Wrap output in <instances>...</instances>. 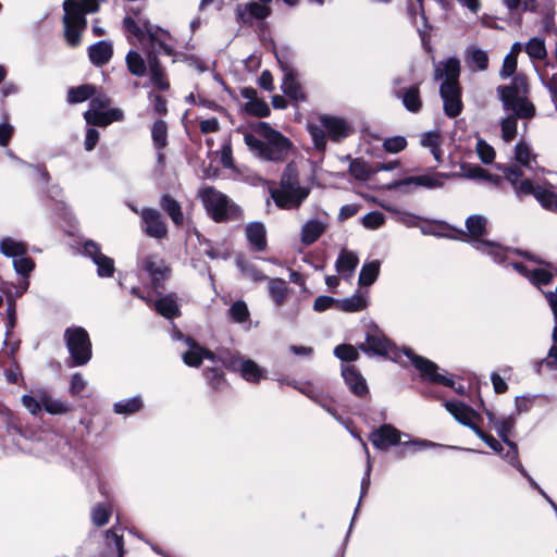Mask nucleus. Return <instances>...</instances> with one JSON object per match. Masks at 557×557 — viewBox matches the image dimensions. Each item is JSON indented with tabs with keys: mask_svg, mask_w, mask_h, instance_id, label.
I'll use <instances>...</instances> for the list:
<instances>
[{
	"mask_svg": "<svg viewBox=\"0 0 557 557\" xmlns=\"http://www.w3.org/2000/svg\"><path fill=\"white\" fill-rule=\"evenodd\" d=\"M124 27L141 41L143 45H145V40L149 42V47H147V58L150 83L159 90H166L170 84L164 76L163 69L158 62L157 54L164 52L168 55H172L173 50L168 44L170 34L159 26L152 25L146 18L138 17L137 21H135L131 15L125 16Z\"/></svg>",
	"mask_w": 557,
	"mask_h": 557,
	"instance_id": "1",
	"label": "nucleus"
},
{
	"mask_svg": "<svg viewBox=\"0 0 557 557\" xmlns=\"http://www.w3.org/2000/svg\"><path fill=\"white\" fill-rule=\"evenodd\" d=\"M125 61H126V65H127L128 71L131 72V74L138 76V77L146 75L148 61L146 62L139 52H137L135 50H131L126 54Z\"/></svg>",
	"mask_w": 557,
	"mask_h": 557,
	"instance_id": "40",
	"label": "nucleus"
},
{
	"mask_svg": "<svg viewBox=\"0 0 557 557\" xmlns=\"http://www.w3.org/2000/svg\"><path fill=\"white\" fill-rule=\"evenodd\" d=\"M228 312H230V317L232 318V320L237 323H243V322L247 321V319L249 317L248 307H247L246 302L243 300L235 301L231 306Z\"/></svg>",
	"mask_w": 557,
	"mask_h": 557,
	"instance_id": "55",
	"label": "nucleus"
},
{
	"mask_svg": "<svg viewBox=\"0 0 557 557\" xmlns=\"http://www.w3.org/2000/svg\"><path fill=\"white\" fill-rule=\"evenodd\" d=\"M246 237L251 247L257 251L264 250L267 246L265 227L260 222H252L246 226Z\"/></svg>",
	"mask_w": 557,
	"mask_h": 557,
	"instance_id": "34",
	"label": "nucleus"
},
{
	"mask_svg": "<svg viewBox=\"0 0 557 557\" xmlns=\"http://www.w3.org/2000/svg\"><path fill=\"white\" fill-rule=\"evenodd\" d=\"M95 87L91 85H82L76 88H71L67 94V100L71 103L83 102L95 95Z\"/></svg>",
	"mask_w": 557,
	"mask_h": 557,
	"instance_id": "50",
	"label": "nucleus"
},
{
	"mask_svg": "<svg viewBox=\"0 0 557 557\" xmlns=\"http://www.w3.org/2000/svg\"><path fill=\"white\" fill-rule=\"evenodd\" d=\"M151 138L157 149H162L168 144V126L164 121L158 120L151 128Z\"/></svg>",
	"mask_w": 557,
	"mask_h": 557,
	"instance_id": "47",
	"label": "nucleus"
},
{
	"mask_svg": "<svg viewBox=\"0 0 557 557\" xmlns=\"http://www.w3.org/2000/svg\"><path fill=\"white\" fill-rule=\"evenodd\" d=\"M310 191L308 185L300 183L295 162H289L282 172L278 186L270 188V196L280 209L294 210L304 203Z\"/></svg>",
	"mask_w": 557,
	"mask_h": 557,
	"instance_id": "5",
	"label": "nucleus"
},
{
	"mask_svg": "<svg viewBox=\"0 0 557 557\" xmlns=\"http://www.w3.org/2000/svg\"><path fill=\"white\" fill-rule=\"evenodd\" d=\"M475 151L483 163L490 164L494 161L495 150L484 139H481V138L478 139L476 146H475Z\"/></svg>",
	"mask_w": 557,
	"mask_h": 557,
	"instance_id": "56",
	"label": "nucleus"
},
{
	"mask_svg": "<svg viewBox=\"0 0 557 557\" xmlns=\"http://www.w3.org/2000/svg\"><path fill=\"white\" fill-rule=\"evenodd\" d=\"M359 263V258L356 252L343 249L336 260V271L345 278L348 280L354 275V272Z\"/></svg>",
	"mask_w": 557,
	"mask_h": 557,
	"instance_id": "32",
	"label": "nucleus"
},
{
	"mask_svg": "<svg viewBox=\"0 0 557 557\" xmlns=\"http://www.w3.org/2000/svg\"><path fill=\"white\" fill-rule=\"evenodd\" d=\"M398 99L401 100L404 107L412 113H417L422 108V100L418 85L408 88H399L395 91Z\"/></svg>",
	"mask_w": 557,
	"mask_h": 557,
	"instance_id": "31",
	"label": "nucleus"
},
{
	"mask_svg": "<svg viewBox=\"0 0 557 557\" xmlns=\"http://www.w3.org/2000/svg\"><path fill=\"white\" fill-rule=\"evenodd\" d=\"M27 248L23 242L12 237H4L0 239V252L5 257L16 258L26 255Z\"/></svg>",
	"mask_w": 557,
	"mask_h": 557,
	"instance_id": "39",
	"label": "nucleus"
},
{
	"mask_svg": "<svg viewBox=\"0 0 557 557\" xmlns=\"http://www.w3.org/2000/svg\"><path fill=\"white\" fill-rule=\"evenodd\" d=\"M144 408V400L141 396H134L116 401L113 405V411L116 414H134Z\"/></svg>",
	"mask_w": 557,
	"mask_h": 557,
	"instance_id": "38",
	"label": "nucleus"
},
{
	"mask_svg": "<svg viewBox=\"0 0 557 557\" xmlns=\"http://www.w3.org/2000/svg\"><path fill=\"white\" fill-rule=\"evenodd\" d=\"M205 375L209 384L215 389L221 388L222 385L224 384V377L218 369L208 368L205 371Z\"/></svg>",
	"mask_w": 557,
	"mask_h": 557,
	"instance_id": "64",
	"label": "nucleus"
},
{
	"mask_svg": "<svg viewBox=\"0 0 557 557\" xmlns=\"http://www.w3.org/2000/svg\"><path fill=\"white\" fill-rule=\"evenodd\" d=\"M515 159L517 164L513 165H498V169L503 171L505 178H507L506 170L507 169H517L521 172V175L518 177L517 185H519L522 181L529 178L534 185H541L537 181L533 180L530 176L525 175V171L533 170V164H536L535 154L532 152V149L529 144L525 141H519L515 148Z\"/></svg>",
	"mask_w": 557,
	"mask_h": 557,
	"instance_id": "15",
	"label": "nucleus"
},
{
	"mask_svg": "<svg viewBox=\"0 0 557 557\" xmlns=\"http://www.w3.org/2000/svg\"><path fill=\"white\" fill-rule=\"evenodd\" d=\"M22 404L33 416H36L41 409L50 414H63L70 411L67 403L52 397V395L42 388L30 391L29 394L22 396Z\"/></svg>",
	"mask_w": 557,
	"mask_h": 557,
	"instance_id": "11",
	"label": "nucleus"
},
{
	"mask_svg": "<svg viewBox=\"0 0 557 557\" xmlns=\"http://www.w3.org/2000/svg\"><path fill=\"white\" fill-rule=\"evenodd\" d=\"M450 178L448 173L435 172L431 174H423L417 176H408L401 180L393 181L387 184V189H404L405 191H412L419 187L426 189H436L444 186L445 181Z\"/></svg>",
	"mask_w": 557,
	"mask_h": 557,
	"instance_id": "14",
	"label": "nucleus"
},
{
	"mask_svg": "<svg viewBox=\"0 0 557 557\" xmlns=\"http://www.w3.org/2000/svg\"><path fill=\"white\" fill-rule=\"evenodd\" d=\"M359 348L367 355L385 357L395 362H401L403 356H407L406 350L410 348L399 349L384 332L375 324L369 325L366 332V338Z\"/></svg>",
	"mask_w": 557,
	"mask_h": 557,
	"instance_id": "8",
	"label": "nucleus"
},
{
	"mask_svg": "<svg viewBox=\"0 0 557 557\" xmlns=\"http://www.w3.org/2000/svg\"><path fill=\"white\" fill-rule=\"evenodd\" d=\"M385 222V216L382 212L372 211L362 218V225L369 230H376Z\"/></svg>",
	"mask_w": 557,
	"mask_h": 557,
	"instance_id": "61",
	"label": "nucleus"
},
{
	"mask_svg": "<svg viewBox=\"0 0 557 557\" xmlns=\"http://www.w3.org/2000/svg\"><path fill=\"white\" fill-rule=\"evenodd\" d=\"M188 349L183 352V361L188 367H199L203 359L214 360V354L195 343L191 338H186Z\"/></svg>",
	"mask_w": 557,
	"mask_h": 557,
	"instance_id": "28",
	"label": "nucleus"
},
{
	"mask_svg": "<svg viewBox=\"0 0 557 557\" xmlns=\"http://www.w3.org/2000/svg\"><path fill=\"white\" fill-rule=\"evenodd\" d=\"M124 531L119 527H113L104 533L103 557H124Z\"/></svg>",
	"mask_w": 557,
	"mask_h": 557,
	"instance_id": "23",
	"label": "nucleus"
},
{
	"mask_svg": "<svg viewBox=\"0 0 557 557\" xmlns=\"http://www.w3.org/2000/svg\"><path fill=\"white\" fill-rule=\"evenodd\" d=\"M488 220L481 214L469 215L466 220L467 236L473 248L487 255L496 263H506L513 250L492 240L484 239Z\"/></svg>",
	"mask_w": 557,
	"mask_h": 557,
	"instance_id": "7",
	"label": "nucleus"
},
{
	"mask_svg": "<svg viewBox=\"0 0 557 557\" xmlns=\"http://www.w3.org/2000/svg\"><path fill=\"white\" fill-rule=\"evenodd\" d=\"M66 347L71 355V366L81 367L91 358V343L87 331L82 326L67 327L64 332Z\"/></svg>",
	"mask_w": 557,
	"mask_h": 557,
	"instance_id": "12",
	"label": "nucleus"
},
{
	"mask_svg": "<svg viewBox=\"0 0 557 557\" xmlns=\"http://www.w3.org/2000/svg\"><path fill=\"white\" fill-rule=\"evenodd\" d=\"M245 109L248 113L256 116H268L270 114V108L263 100L251 99L245 104Z\"/></svg>",
	"mask_w": 557,
	"mask_h": 557,
	"instance_id": "58",
	"label": "nucleus"
},
{
	"mask_svg": "<svg viewBox=\"0 0 557 557\" xmlns=\"http://www.w3.org/2000/svg\"><path fill=\"white\" fill-rule=\"evenodd\" d=\"M504 444L508 446V450L505 454H502V458L505 459L512 467H515L522 475H527V470L519 461L517 444L512 441L505 442Z\"/></svg>",
	"mask_w": 557,
	"mask_h": 557,
	"instance_id": "52",
	"label": "nucleus"
},
{
	"mask_svg": "<svg viewBox=\"0 0 557 557\" xmlns=\"http://www.w3.org/2000/svg\"><path fill=\"white\" fill-rule=\"evenodd\" d=\"M98 10L99 0H64V37L71 47H77L82 41V34L87 27L86 14Z\"/></svg>",
	"mask_w": 557,
	"mask_h": 557,
	"instance_id": "6",
	"label": "nucleus"
},
{
	"mask_svg": "<svg viewBox=\"0 0 557 557\" xmlns=\"http://www.w3.org/2000/svg\"><path fill=\"white\" fill-rule=\"evenodd\" d=\"M406 354L412 366L421 373L424 379L436 384L449 386L460 395L465 394L463 385H456L453 376L447 375L446 371L441 373L436 363L424 357L416 355L412 350H406Z\"/></svg>",
	"mask_w": 557,
	"mask_h": 557,
	"instance_id": "13",
	"label": "nucleus"
},
{
	"mask_svg": "<svg viewBox=\"0 0 557 557\" xmlns=\"http://www.w3.org/2000/svg\"><path fill=\"white\" fill-rule=\"evenodd\" d=\"M237 265L239 267L243 274L253 282H259L267 278V276L261 271H259L253 264H250L242 259L237 260Z\"/></svg>",
	"mask_w": 557,
	"mask_h": 557,
	"instance_id": "60",
	"label": "nucleus"
},
{
	"mask_svg": "<svg viewBox=\"0 0 557 557\" xmlns=\"http://www.w3.org/2000/svg\"><path fill=\"white\" fill-rule=\"evenodd\" d=\"M269 294L276 306H282L287 297V285L282 278H270Z\"/></svg>",
	"mask_w": 557,
	"mask_h": 557,
	"instance_id": "43",
	"label": "nucleus"
},
{
	"mask_svg": "<svg viewBox=\"0 0 557 557\" xmlns=\"http://www.w3.org/2000/svg\"><path fill=\"white\" fill-rule=\"evenodd\" d=\"M506 175L518 196L533 195L544 208L557 210V194L550 189L549 185H534L529 178L517 185L518 177L521 175L517 169H507Z\"/></svg>",
	"mask_w": 557,
	"mask_h": 557,
	"instance_id": "10",
	"label": "nucleus"
},
{
	"mask_svg": "<svg viewBox=\"0 0 557 557\" xmlns=\"http://www.w3.org/2000/svg\"><path fill=\"white\" fill-rule=\"evenodd\" d=\"M466 54L471 66H475L479 71H485L487 69L488 55L486 51L472 46L467 49Z\"/></svg>",
	"mask_w": 557,
	"mask_h": 557,
	"instance_id": "44",
	"label": "nucleus"
},
{
	"mask_svg": "<svg viewBox=\"0 0 557 557\" xmlns=\"http://www.w3.org/2000/svg\"><path fill=\"white\" fill-rule=\"evenodd\" d=\"M374 173L372 169L362 159H352L349 164V174L358 181H367Z\"/></svg>",
	"mask_w": 557,
	"mask_h": 557,
	"instance_id": "45",
	"label": "nucleus"
},
{
	"mask_svg": "<svg viewBox=\"0 0 557 557\" xmlns=\"http://www.w3.org/2000/svg\"><path fill=\"white\" fill-rule=\"evenodd\" d=\"M161 208L168 213L172 222L181 226L184 222V214L180 203L170 195H163L160 201Z\"/></svg>",
	"mask_w": 557,
	"mask_h": 557,
	"instance_id": "37",
	"label": "nucleus"
},
{
	"mask_svg": "<svg viewBox=\"0 0 557 557\" xmlns=\"http://www.w3.org/2000/svg\"><path fill=\"white\" fill-rule=\"evenodd\" d=\"M201 199L208 214L215 222H225L238 218L240 210L228 197L211 186L199 189Z\"/></svg>",
	"mask_w": 557,
	"mask_h": 557,
	"instance_id": "9",
	"label": "nucleus"
},
{
	"mask_svg": "<svg viewBox=\"0 0 557 557\" xmlns=\"http://www.w3.org/2000/svg\"><path fill=\"white\" fill-rule=\"evenodd\" d=\"M84 117L87 124L107 126L113 121H121L123 119V112L119 109H110L108 111L91 109L85 112Z\"/></svg>",
	"mask_w": 557,
	"mask_h": 557,
	"instance_id": "30",
	"label": "nucleus"
},
{
	"mask_svg": "<svg viewBox=\"0 0 557 557\" xmlns=\"http://www.w3.org/2000/svg\"><path fill=\"white\" fill-rule=\"evenodd\" d=\"M83 250L97 265V273L100 277H110L113 275L114 261L112 258L101 252L100 246L97 243L92 240L85 242Z\"/></svg>",
	"mask_w": 557,
	"mask_h": 557,
	"instance_id": "18",
	"label": "nucleus"
},
{
	"mask_svg": "<svg viewBox=\"0 0 557 557\" xmlns=\"http://www.w3.org/2000/svg\"><path fill=\"white\" fill-rule=\"evenodd\" d=\"M252 131L255 134L244 132V141L257 158L281 163L293 150L292 141L265 122L255 124Z\"/></svg>",
	"mask_w": 557,
	"mask_h": 557,
	"instance_id": "3",
	"label": "nucleus"
},
{
	"mask_svg": "<svg viewBox=\"0 0 557 557\" xmlns=\"http://www.w3.org/2000/svg\"><path fill=\"white\" fill-rule=\"evenodd\" d=\"M144 223V232L153 238H163L166 233V224L162 220L161 213L152 208H145L140 211Z\"/></svg>",
	"mask_w": 557,
	"mask_h": 557,
	"instance_id": "20",
	"label": "nucleus"
},
{
	"mask_svg": "<svg viewBox=\"0 0 557 557\" xmlns=\"http://www.w3.org/2000/svg\"><path fill=\"white\" fill-rule=\"evenodd\" d=\"M525 52L532 59L543 60L547 54L544 39L531 38L525 45Z\"/></svg>",
	"mask_w": 557,
	"mask_h": 557,
	"instance_id": "51",
	"label": "nucleus"
},
{
	"mask_svg": "<svg viewBox=\"0 0 557 557\" xmlns=\"http://www.w3.org/2000/svg\"><path fill=\"white\" fill-rule=\"evenodd\" d=\"M440 141L441 137L437 132H428L421 136V145L430 149L437 162L442 161Z\"/></svg>",
	"mask_w": 557,
	"mask_h": 557,
	"instance_id": "46",
	"label": "nucleus"
},
{
	"mask_svg": "<svg viewBox=\"0 0 557 557\" xmlns=\"http://www.w3.org/2000/svg\"><path fill=\"white\" fill-rule=\"evenodd\" d=\"M111 506L106 503L97 504L92 507L90 517L91 521L97 527H102L109 522L111 517Z\"/></svg>",
	"mask_w": 557,
	"mask_h": 557,
	"instance_id": "48",
	"label": "nucleus"
},
{
	"mask_svg": "<svg viewBox=\"0 0 557 557\" xmlns=\"http://www.w3.org/2000/svg\"><path fill=\"white\" fill-rule=\"evenodd\" d=\"M220 359L227 369L239 372L240 376L247 382L257 383L264 377V370L253 360L244 359L239 355H231Z\"/></svg>",
	"mask_w": 557,
	"mask_h": 557,
	"instance_id": "16",
	"label": "nucleus"
},
{
	"mask_svg": "<svg viewBox=\"0 0 557 557\" xmlns=\"http://www.w3.org/2000/svg\"><path fill=\"white\" fill-rule=\"evenodd\" d=\"M13 267L17 274L27 277L35 268L34 261L26 255L13 259Z\"/></svg>",
	"mask_w": 557,
	"mask_h": 557,
	"instance_id": "54",
	"label": "nucleus"
},
{
	"mask_svg": "<svg viewBox=\"0 0 557 557\" xmlns=\"http://www.w3.org/2000/svg\"><path fill=\"white\" fill-rule=\"evenodd\" d=\"M369 298L366 292H357L350 297L338 299L337 307L344 312H358L368 307Z\"/></svg>",
	"mask_w": 557,
	"mask_h": 557,
	"instance_id": "35",
	"label": "nucleus"
},
{
	"mask_svg": "<svg viewBox=\"0 0 557 557\" xmlns=\"http://www.w3.org/2000/svg\"><path fill=\"white\" fill-rule=\"evenodd\" d=\"M283 72L284 75L281 89L284 92V95L296 102L306 101V94L302 90V87L297 78L295 71L288 66H284Z\"/></svg>",
	"mask_w": 557,
	"mask_h": 557,
	"instance_id": "25",
	"label": "nucleus"
},
{
	"mask_svg": "<svg viewBox=\"0 0 557 557\" xmlns=\"http://www.w3.org/2000/svg\"><path fill=\"white\" fill-rule=\"evenodd\" d=\"M516 425V418L513 416H507L499 421H496L494 424V430L497 432L498 436L502 438L503 443L510 442L509 435L512 429Z\"/></svg>",
	"mask_w": 557,
	"mask_h": 557,
	"instance_id": "49",
	"label": "nucleus"
},
{
	"mask_svg": "<svg viewBox=\"0 0 557 557\" xmlns=\"http://www.w3.org/2000/svg\"><path fill=\"white\" fill-rule=\"evenodd\" d=\"M271 13L269 5L257 1L237 4L235 10L236 20L239 23L251 25L255 21H262Z\"/></svg>",
	"mask_w": 557,
	"mask_h": 557,
	"instance_id": "19",
	"label": "nucleus"
},
{
	"mask_svg": "<svg viewBox=\"0 0 557 557\" xmlns=\"http://www.w3.org/2000/svg\"><path fill=\"white\" fill-rule=\"evenodd\" d=\"M451 177H465L470 180H490L487 172L475 164H461L460 172L448 173Z\"/></svg>",
	"mask_w": 557,
	"mask_h": 557,
	"instance_id": "42",
	"label": "nucleus"
},
{
	"mask_svg": "<svg viewBox=\"0 0 557 557\" xmlns=\"http://www.w3.org/2000/svg\"><path fill=\"white\" fill-rule=\"evenodd\" d=\"M479 438H481L491 449H493L497 454H502L503 445L498 442L494 436L483 432L481 429H475L474 433Z\"/></svg>",
	"mask_w": 557,
	"mask_h": 557,
	"instance_id": "63",
	"label": "nucleus"
},
{
	"mask_svg": "<svg viewBox=\"0 0 557 557\" xmlns=\"http://www.w3.org/2000/svg\"><path fill=\"white\" fill-rule=\"evenodd\" d=\"M401 433L391 424H384L371 433L370 441L374 447L381 450L387 449L400 443Z\"/></svg>",
	"mask_w": 557,
	"mask_h": 557,
	"instance_id": "24",
	"label": "nucleus"
},
{
	"mask_svg": "<svg viewBox=\"0 0 557 557\" xmlns=\"http://www.w3.org/2000/svg\"><path fill=\"white\" fill-rule=\"evenodd\" d=\"M327 223L324 220L314 218L309 219L302 226L300 231V242L309 246L317 242L322 234L326 231Z\"/></svg>",
	"mask_w": 557,
	"mask_h": 557,
	"instance_id": "29",
	"label": "nucleus"
},
{
	"mask_svg": "<svg viewBox=\"0 0 557 557\" xmlns=\"http://www.w3.org/2000/svg\"><path fill=\"white\" fill-rule=\"evenodd\" d=\"M380 273V261L373 260L367 262L362 265L361 271L359 273V285L361 286H370L372 285Z\"/></svg>",
	"mask_w": 557,
	"mask_h": 557,
	"instance_id": "41",
	"label": "nucleus"
},
{
	"mask_svg": "<svg viewBox=\"0 0 557 557\" xmlns=\"http://www.w3.org/2000/svg\"><path fill=\"white\" fill-rule=\"evenodd\" d=\"M506 262L539 288L548 285L553 280V274L548 269L537 267L539 263H542L541 260H530L528 263L517 262L511 260L510 255Z\"/></svg>",
	"mask_w": 557,
	"mask_h": 557,
	"instance_id": "17",
	"label": "nucleus"
},
{
	"mask_svg": "<svg viewBox=\"0 0 557 557\" xmlns=\"http://www.w3.org/2000/svg\"><path fill=\"white\" fill-rule=\"evenodd\" d=\"M154 308L158 313L166 319H173L181 313L177 298L173 294L159 298L154 304Z\"/></svg>",
	"mask_w": 557,
	"mask_h": 557,
	"instance_id": "36",
	"label": "nucleus"
},
{
	"mask_svg": "<svg viewBox=\"0 0 557 557\" xmlns=\"http://www.w3.org/2000/svg\"><path fill=\"white\" fill-rule=\"evenodd\" d=\"M407 146V140L403 136H394L386 138L383 143L384 149L389 153H398Z\"/></svg>",
	"mask_w": 557,
	"mask_h": 557,
	"instance_id": "62",
	"label": "nucleus"
},
{
	"mask_svg": "<svg viewBox=\"0 0 557 557\" xmlns=\"http://www.w3.org/2000/svg\"><path fill=\"white\" fill-rule=\"evenodd\" d=\"M444 406L460 424L470 428L474 433L475 429H480L475 422L479 419V414L466 404L446 401Z\"/></svg>",
	"mask_w": 557,
	"mask_h": 557,
	"instance_id": "22",
	"label": "nucleus"
},
{
	"mask_svg": "<svg viewBox=\"0 0 557 557\" xmlns=\"http://www.w3.org/2000/svg\"><path fill=\"white\" fill-rule=\"evenodd\" d=\"M342 375L348 388L357 396L363 397L368 394L366 379L352 366H345L342 369Z\"/></svg>",
	"mask_w": 557,
	"mask_h": 557,
	"instance_id": "27",
	"label": "nucleus"
},
{
	"mask_svg": "<svg viewBox=\"0 0 557 557\" xmlns=\"http://www.w3.org/2000/svg\"><path fill=\"white\" fill-rule=\"evenodd\" d=\"M320 121L326 129L329 137L334 141H339L351 133L350 125L342 117L325 115Z\"/></svg>",
	"mask_w": 557,
	"mask_h": 557,
	"instance_id": "26",
	"label": "nucleus"
},
{
	"mask_svg": "<svg viewBox=\"0 0 557 557\" xmlns=\"http://www.w3.org/2000/svg\"><path fill=\"white\" fill-rule=\"evenodd\" d=\"M141 269L148 273L151 278L152 285L157 288L161 285V282L168 277L169 268L164 260L159 256L149 255L141 259Z\"/></svg>",
	"mask_w": 557,
	"mask_h": 557,
	"instance_id": "21",
	"label": "nucleus"
},
{
	"mask_svg": "<svg viewBox=\"0 0 557 557\" xmlns=\"http://www.w3.org/2000/svg\"><path fill=\"white\" fill-rule=\"evenodd\" d=\"M350 433L354 437L359 440V442L361 443V445L364 449V453L367 455V467H366V471H364V474L361 480V496L360 497H363L368 493V490L370 486V474H371V470H372V462H371L370 454H369L366 442L355 432L350 431Z\"/></svg>",
	"mask_w": 557,
	"mask_h": 557,
	"instance_id": "53",
	"label": "nucleus"
},
{
	"mask_svg": "<svg viewBox=\"0 0 557 557\" xmlns=\"http://www.w3.org/2000/svg\"><path fill=\"white\" fill-rule=\"evenodd\" d=\"M334 355L343 361H355L359 357L358 349L348 344L336 346L334 349Z\"/></svg>",
	"mask_w": 557,
	"mask_h": 557,
	"instance_id": "59",
	"label": "nucleus"
},
{
	"mask_svg": "<svg viewBox=\"0 0 557 557\" xmlns=\"http://www.w3.org/2000/svg\"><path fill=\"white\" fill-rule=\"evenodd\" d=\"M112 45L106 40L98 41L91 45L88 49L90 62L97 66H101L108 63L112 57Z\"/></svg>",
	"mask_w": 557,
	"mask_h": 557,
	"instance_id": "33",
	"label": "nucleus"
},
{
	"mask_svg": "<svg viewBox=\"0 0 557 557\" xmlns=\"http://www.w3.org/2000/svg\"><path fill=\"white\" fill-rule=\"evenodd\" d=\"M308 131L312 137L314 147L320 150L324 149L325 145H326L325 137H326V133H327L326 129L324 128V126L322 124L321 125L310 124L308 126Z\"/></svg>",
	"mask_w": 557,
	"mask_h": 557,
	"instance_id": "57",
	"label": "nucleus"
},
{
	"mask_svg": "<svg viewBox=\"0 0 557 557\" xmlns=\"http://www.w3.org/2000/svg\"><path fill=\"white\" fill-rule=\"evenodd\" d=\"M459 75L460 62L457 58H449L434 65V78L442 81L440 95L443 99L444 112L449 117H456L462 111Z\"/></svg>",
	"mask_w": 557,
	"mask_h": 557,
	"instance_id": "4",
	"label": "nucleus"
},
{
	"mask_svg": "<svg viewBox=\"0 0 557 557\" xmlns=\"http://www.w3.org/2000/svg\"><path fill=\"white\" fill-rule=\"evenodd\" d=\"M503 107L511 111L512 115L504 117L500 122L502 138L511 141L517 135V119H531L535 115V107L528 100V85L523 76L518 75L509 86L498 87Z\"/></svg>",
	"mask_w": 557,
	"mask_h": 557,
	"instance_id": "2",
	"label": "nucleus"
}]
</instances>
